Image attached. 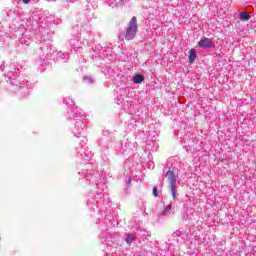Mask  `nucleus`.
I'll use <instances>...</instances> for the list:
<instances>
[{
	"mask_svg": "<svg viewBox=\"0 0 256 256\" xmlns=\"http://www.w3.org/2000/svg\"><path fill=\"white\" fill-rule=\"evenodd\" d=\"M134 239H135V235H133V234H128V235L126 236L125 241H126V243L131 244V243H133Z\"/></svg>",
	"mask_w": 256,
	"mask_h": 256,
	"instance_id": "7",
	"label": "nucleus"
},
{
	"mask_svg": "<svg viewBox=\"0 0 256 256\" xmlns=\"http://www.w3.org/2000/svg\"><path fill=\"white\" fill-rule=\"evenodd\" d=\"M142 81H145V77L141 74H137L134 76V83L140 84Z\"/></svg>",
	"mask_w": 256,
	"mask_h": 256,
	"instance_id": "6",
	"label": "nucleus"
},
{
	"mask_svg": "<svg viewBox=\"0 0 256 256\" xmlns=\"http://www.w3.org/2000/svg\"><path fill=\"white\" fill-rule=\"evenodd\" d=\"M22 3H24L25 5L31 3V0H22Z\"/></svg>",
	"mask_w": 256,
	"mask_h": 256,
	"instance_id": "11",
	"label": "nucleus"
},
{
	"mask_svg": "<svg viewBox=\"0 0 256 256\" xmlns=\"http://www.w3.org/2000/svg\"><path fill=\"white\" fill-rule=\"evenodd\" d=\"M239 18L241 19V21H249V19H251V15H249V14H247V12L243 11V12H240Z\"/></svg>",
	"mask_w": 256,
	"mask_h": 256,
	"instance_id": "5",
	"label": "nucleus"
},
{
	"mask_svg": "<svg viewBox=\"0 0 256 256\" xmlns=\"http://www.w3.org/2000/svg\"><path fill=\"white\" fill-rule=\"evenodd\" d=\"M124 37L126 41H133L137 37V17L134 16L129 21Z\"/></svg>",
	"mask_w": 256,
	"mask_h": 256,
	"instance_id": "1",
	"label": "nucleus"
},
{
	"mask_svg": "<svg viewBox=\"0 0 256 256\" xmlns=\"http://www.w3.org/2000/svg\"><path fill=\"white\" fill-rule=\"evenodd\" d=\"M188 59H189V63L195 62V59H197V51H195V49H191L189 51Z\"/></svg>",
	"mask_w": 256,
	"mask_h": 256,
	"instance_id": "4",
	"label": "nucleus"
},
{
	"mask_svg": "<svg viewBox=\"0 0 256 256\" xmlns=\"http://www.w3.org/2000/svg\"><path fill=\"white\" fill-rule=\"evenodd\" d=\"M152 193H153L154 197H159V193L157 192V187L153 188Z\"/></svg>",
	"mask_w": 256,
	"mask_h": 256,
	"instance_id": "10",
	"label": "nucleus"
},
{
	"mask_svg": "<svg viewBox=\"0 0 256 256\" xmlns=\"http://www.w3.org/2000/svg\"><path fill=\"white\" fill-rule=\"evenodd\" d=\"M171 211V204L167 205L163 211V215H167Z\"/></svg>",
	"mask_w": 256,
	"mask_h": 256,
	"instance_id": "9",
	"label": "nucleus"
},
{
	"mask_svg": "<svg viewBox=\"0 0 256 256\" xmlns=\"http://www.w3.org/2000/svg\"><path fill=\"white\" fill-rule=\"evenodd\" d=\"M175 185H176V183L170 184V188H171V193H172L173 199H176V197H177V194L175 192Z\"/></svg>",
	"mask_w": 256,
	"mask_h": 256,
	"instance_id": "8",
	"label": "nucleus"
},
{
	"mask_svg": "<svg viewBox=\"0 0 256 256\" xmlns=\"http://www.w3.org/2000/svg\"><path fill=\"white\" fill-rule=\"evenodd\" d=\"M165 177L170 181V184L177 183V179L175 178V173H173V171H167Z\"/></svg>",
	"mask_w": 256,
	"mask_h": 256,
	"instance_id": "3",
	"label": "nucleus"
},
{
	"mask_svg": "<svg viewBox=\"0 0 256 256\" xmlns=\"http://www.w3.org/2000/svg\"><path fill=\"white\" fill-rule=\"evenodd\" d=\"M198 47H201L202 49H211L215 47V43L209 38H204L198 42Z\"/></svg>",
	"mask_w": 256,
	"mask_h": 256,
	"instance_id": "2",
	"label": "nucleus"
}]
</instances>
